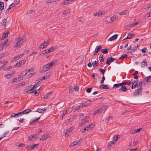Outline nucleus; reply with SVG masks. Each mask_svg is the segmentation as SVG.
Wrapping results in <instances>:
<instances>
[{
	"instance_id": "1",
	"label": "nucleus",
	"mask_w": 151,
	"mask_h": 151,
	"mask_svg": "<svg viewBox=\"0 0 151 151\" xmlns=\"http://www.w3.org/2000/svg\"><path fill=\"white\" fill-rule=\"evenodd\" d=\"M25 37V36L24 35L22 37L18 38L17 39V42L15 45L14 47H18L24 43L26 41V39L24 38Z\"/></svg>"
},
{
	"instance_id": "2",
	"label": "nucleus",
	"mask_w": 151,
	"mask_h": 151,
	"mask_svg": "<svg viewBox=\"0 0 151 151\" xmlns=\"http://www.w3.org/2000/svg\"><path fill=\"white\" fill-rule=\"evenodd\" d=\"M56 46H53L50 47V49L42 51V52L40 54V55H43L50 52L53 51L54 50L56 49Z\"/></svg>"
},
{
	"instance_id": "3",
	"label": "nucleus",
	"mask_w": 151,
	"mask_h": 151,
	"mask_svg": "<svg viewBox=\"0 0 151 151\" xmlns=\"http://www.w3.org/2000/svg\"><path fill=\"white\" fill-rule=\"evenodd\" d=\"M142 88L141 86L138 89L136 90L134 92V95L135 96L142 95Z\"/></svg>"
},
{
	"instance_id": "4",
	"label": "nucleus",
	"mask_w": 151,
	"mask_h": 151,
	"mask_svg": "<svg viewBox=\"0 0 151 151\" xmlns=\"http://www.w3.org/2000/svg\"><path fill=\"white\" fill-rule=\"evenodd\" d=\"M48 65L46 64L44 66H43L42 67V69L40 71L41 73H43L47 70H48L49 69H50Z\"/></svg>"
},
{
	"instance_id": "5",
	"label": "nucleus",
	"mask_w": 151,
	"mask_h": 151,
	"mask_svg": "<svg viewBox=\"0 0 151 151\" xmlns=\"http://www.w3.org/2000/svg\"><path fill=\"white\" fill-rule=\"evenodd\" d=\"M116 59L115 58H113L112 57H108L107 59L106 64L109 65L110 63L113 62Z\"/></svg>"
},
{
	"instance_id": "6",
	"label": "nucleus",
	"mask_w": 151,
	"mask_h": 151,
	"mask_svg": "<svg viewBox=\"0 0 151 151\" xmlns=\"http://www.w3.org/2000/svg\"><path fill=\"white\" fill-rule=\"evenodd\" d=\"M72 128L70 127V128L66 129L64 131V132L65 133L64 136L68 135V134L72 131Z\"/></svg>"
},
{
	"instance_id": "7",
	"label": "nucleus",
	"mask_w": 151,
	"mask_h": 151,
	"mask_svg": "<svg viewBox=\"0 0 151 151\" xmlns=\"http://www.w3.org/2000/svg\"><path fill=\"white\" fill-rule=\"evenodd\" d=\"M143 81L145 82H151V76L148 77H146L144 79Z\"/></svg>"
},
{
	"instance_id": "8",
	"label": "nucleus",
	"mask_w": 151,
	"mask_h": 151,
	"mask_svg": "<svg viewBox=\"0 0 151 151\" xmlns=\"http://www.w3.org/2000/svg\"><path fill=\"white\" fill-rule=\"evenodd\" d=\"M118 35L116 34L110 37L109 39V41H112L116 39L118 37Z\"/></svg>"
},
{
	"instance_id": "9",
	"label": "nucleus",
	"mask_w": 151,
	"mask_h": 151,
	"mask_svg": "<svg viewBox=\"0 0 151 151\" xmlns=\"http://www.w3.org/2000/svg\"><path fill=\"white\" fill-rule=\"evenodd\" d=\"M15 4L13 3H12L10 5L9 7L6 10V13H8L9 12V10L12 8L13 6H14Z\"/></svg>"
},
{
	"instance_id": "10",
	"label": "nucleus",
	"mask_w": 151,
	"mask_h": 151,
	"mask_svg": "<svg viewBox=\"0 0 151 151\" xmlns=\"http://www.w3.org/2000/svg\"><path fill=\"white\" fill-rule=\"evenodd\" d=\"M128 89L126 86H121V87L119 89V91H122L124 92H126L127 91Z\"/></svg>"
},
{
	"instance_id": "11",
	"label": "nucleus",
	"mask_w": 151,
	"mask_h": 151,
	"mask_svg": "<svg viewBox=\"0 0 151 151\" xmlns=\"http://www.w3.org/2000/svg\"><path fill=\"white\" fill-rule=\"evenodd\" d=\"M48 137L47 136L46 134H44L42 136L40 139V140H44L47 139Z\"/></svg>"
},
{
	"instance_id": "12",
	"label": "nucleus",
	"mask_w": 151,
	"mask_h": 151,
	"mask_svg": "<svg viewBox=\"0 0 151 151\" xmlns=\"http://www.w3.org/2000/svg\"><path fill=\"white\" fill-rule=\"evenodd\" d=\"M4 3L3 2L0 1V10L2 11L4 9Z\"/></svg>"
},
{
	"instance_id": "13",
	"label": "nucleus",
	"mask_w": 151,
	"mask_h": 151,
	"mask_svg": "<svg viewBox=\"0 0 151 151\" xmlns=\"http://www.w3.org/2000/svg\"><path fill=\"white\" fill-rule=\"evenodd\" d=\"M102 48V46L101 45L97 46L96 47L95 49V51H96L98 52Z\"/></svg>"
},
{
	"instance_id": "14",
	"label": "nucleus",
	"mask_w": 151,
	"mask_h": 151,
	"mask_svg": "<svg viewBox=\"0 0 151 151\" xmlns=\"http://www.w3.org/2000/svg\"><path fill=\"white\" fill-rule=\"evenodd\" d=\"M138 24V23L137 22H135L134 23L130 24L127 25L128 27H134L137 24Z\"/></svg>"
},
{
	"instance_id": "15",
	"label": "nucleus",
	"mask_w": 151,
	"mask_h": 151,
	"mask_svg": "<svg viewBox=\"0 0 151 151\" xmlns=\"http://www.w3.org/2000/svg\"><path fill=\"white\" fill-rule=\"evenodd\" d=\"M93 125V126H95L94 124H93L92 123L89 125H87L86 126V130H89L91 128H93V127H91V125Z\"/></svg>"
},
{
	"instance_id": "16",
	"label": "nucleus",
	"mask_w": 151,
	"mask_h": 151,
	"mask_svg": "<svg viewBox=\"0 0 151 151\" xmlns=\"http://www.w3.org/2000/svg\"><path fill=\"white\" fill-rule=\"evenodd\" d=\"M52 92H50L47 93V94L45 95V96L43 98L44 99H47L48 97V96H49L50 95H51V94L52 93Z\"/></svg>"
},
{
	"instance_id": "17",
	"label": "nucleus",
	"mask_w": 151,
	"mask_h": 151,
	"mask_svg": "<svg viewBox=\"0 0 151 151\" xmlns=\"http://www.w3.org/2000/svg\"><path fill=\"white\" fill-rule=\"evenodd\" d=\"M47 79V75L46 74L45 76H43L42 77H41L40 78H38V79H40L41 81H42L43 80H45Z\"/></svg>"
},
{
	"instance_id": "18",
	"label": "nucleus",
	"mask_w": 151,
	"mask_h": 151,
	"mask_svg": "<svg viewBox=\"0 0 151 151\" xmlns=\"http://www.w3.org/2000/svg\"><path fill=\"white\" fill-rule=\"evenodd\" d=\"M55 63V62L52 61L50 63H49L47 64L49 67L50 68H52V66Z\"/></svg>"
},
{
	"instance_id": "19",
	"label": "nucleus",
	"mask_w": 151,
	"mask_h": 151,
	"mask_svg": "<svg viewBox=\"0 0 151 151\" xmlns=\"http://www.w3.org/2000/svg\"><path fill=\"white\" fill-rule=\"evenodd\" d=\"M108 49H104L101 50V52L103 54H106L108 53Z\"/></svg>"
},
{
	"instance_id": "20",
	"label": "nucleus",
	"mask_w": 151,
	"mask_h": 151,
	"mask_svg": "<svg viewBox=\"0 0 151 151\" xmlns=\"http://www.w3.org/2000/svg\"><path fill=\"white\" fill-rule=\"evenodd\" d=\"M128 36H127L126 38H124V39L123 40L126 39H130L132 37V34L131 33H129L128 34Z\"/></svg>"
},
{
	"instance_id": "21",
	"label": "nucleus",
	"mask_w": 151,
	"mask_h": 151,
	"mask_svg": "<svg viewBox=\"0 0 151 151\" xmlns=\"http://www.w3.org/2000/svg\"><path fill=\"white\" fill-rule=\"evenodd\" d=\"M99 60L100 62H103L104 60L103 58V56L102 54H101L99 57Z\"/></svg>"
},
{
	"instance_id": "22",
	"label": "nucleus",
	"mask_w": 151,
	"mask_h": 151,
	"mask_svg": "<svg viewBox=\"0 0 151 151\" xmlns=\"http://www.w3.org/2000/svg\"><path fill=\"white\" fill-rule=\"evenodd\" d=\"M47 45H45L44 44V43H42L41 45H40V46L39 48L41 49H43L45 47L47 46Z\"/></svg>"
},
{
	"instance_id": "23",
	"label": "nucleus",
	"mask_w": 151,
	"mask_h": 151,
	"mask_svg": "<svg viewBox=\"0 0 151 151\" xmlns=\"http://www.w3.org/2000/svg\"><path fill=\"white\" fill-rule=\"evenodd\" d=\"M127 13H129V12L127 10H125L122 12L120 13L119 14L120 15H122L126 14Z\"/></svg>"
},
{
	"instance_id": "24",
	"label": "nucleus",
	"mask_w": 151,
	"mask_h": 151,
	"mask_svg": "<svg viewBox=\"0 0 151 151\" xmlns=\"http://www.w3.org/2000/svg\"><path fill=\"white\" fill-rule=\"evenodd\" d=\"M9 33V31H7L6 33L4 32L3 33V36H2V38L3 37L4 38H6L8 35V34Z\"/></svg>"
},
{
	"instance_id": "25",
	"label": "nucleus",
	"mask_w": 151,
	"mask_h": 151,
	"mask_svg": "<svg viewBox=\"0 0 151 151\" xmlns=\"http://www.w3.org/2000/svg\"><path fill=\"white\" fill-rule=\"evenodd\" d=\"M83 104H82L80 105L79 106L77 107L76 109V111L80 109L81 108H83Z\"/></svg>"
},
{
	"instance_id": "26",
	"label": "nucleus",
	"mask_w": 151,
	"mask_h": 151,
	"mask_svg": "<svg viewBox=\"0 0 151 151\" xmlns=\"http://www.w3.org/2000/svg\"><path fill=\"white\" fill-rule=\"evenodd\" d=\"M127 56V55L126 54L125 55H122L119 58V59L121 60H123L124 58H126Z\"/></svg>"
},
{
	"instance_id": "27",
	"label": "nucleus",
	"mask_w": 151,
	"mask_h": 151,
	"mask_svg": "<svg viewBox=\"0 0 151 151\" xmlns=\"http://www.w3.org/2000/svg\"><path fill=\"white\" fill-rule=\"evenodd\" d=\"M8 39L2 42L1 44L2 45V47H5L4 46L6 44L7 42H8Z\"/></svg>"
},
{
	"instance_id": "28",
	"label": "nucleus",
	"mask_w": 151,
	"mask_h": 151,
	"mask_svg": "<svg viewBox=\"0 0 151 151\" xmlns=\"http://www.w3.org/2000/svg\"><path fill=\"white\" fill-rule=\"evenodd\" d=\"M101 111V109H100L99 108L98 109L96 110L94 112V115H96L97 114H99L100 112Z\"/></svg>"
},
{
	"instance_id": "29",
	"label": "nucleus",
	"mask_w": 151,
	"mask_h": 151,
	"mask_svg": "<svg viewBox=\"0 0 151 151\" xmlns=\"http://www.w3.org/2000/svg\"><path fill=\"white\" fill-rule=\"evenodd\" d=\"M121 86V83L115 84L114 85L113 87L116 88H118L119 87Z\"/></svg>"
},
{
	"instance_id": "30",
	"label": "nucleus",
	"mask_w": 151,
	"mask_h": 151,
	"mask_svg": "<svg viewBox=\"0 0 151 151\" xmlns=\"http://www.w3.org/2000/svg\"><path fill=\"white\" fill-rule=\"evenodd\" d=\"M102 14V13L101 12H97L94 14V15L95 16H100Z\"/></svg>"
},
{
	"instance_id": "31",
	"label": "nucleus",
	"mask_w": 151,
	"mask_h": 151,
	"mask_svg": "<svg viewBox=\"0 0 151 151\" xmlns=\"http://www.w3.org/2000/svg\"><path fill=\"white\" fill-rule=\"evenodd\" d=\"M147 65V61H145L144 62H142L141 63V66H142V67H143L144 66H146Z\"/></svg>"
},
{
	"instance_id": "32",
	"label": "nucleus",
	"mask_w": 151,
	"mask_h": 151,
	"mask_svg": "<svg viewBox=\"0 0 151 151\" xmlns=\"http://www.w3.org/2000/svg\"><path fill=\"white\" fill-rule=\"evenodd\" d=\"M89 121V120H88V121H82L79 124V126H81L82 125H83L86 122H88Z\"/></svg>"
},
{
	"instance_id": "33",
	"label": "nucleus",
	"mask_w": 151,
	"mask_h": 151,
	"mask_svg": "<svg viewBox=\"0 0 151 151\" xmlns=\"http://www.w3.org/2000/svg\"><path fill=\"white\" fill-rule=\"evenodd\" d=\"M99 71L101 73H102L103 75H104V74L106 71L105 69H103L101 68H99Z\"/></svg>"
},
{
	"instance_id": "34",
	"label": "nucleus",
	"mask_w": 151,
	"mask_h": 151,
	"mask_svg": "<svg viewBox=\"0 0 151 151\" xmlns=\"http://www.w3.org/2000/svg\"><path fill=\"white\" fill-rule=\"evenodd\" d=\"M29 139L30 140H32L34 139H36V138L35 137V136H34L31 135L29 137Z\"/></svg>"
},
{
	"instance_id": "35",
	"label": "nucleus",
	"mask_w": 151,
	"mask_h": 151,
	"mask_svg": "<svg viewBox=\"0 0 151 151\" xmlns=\"http://www.w3.org/2000/svg\"><path fill=\"white\" fill-rule=\"evenodd\" d=\"M38 145V144H33V145L31 146V149L33 150L35 147L37 148V146Z\"/></svg>"
},
{
	"instance_id": "36",
	"label": "nucleus",
	"mask_w": 151,
	"mask_h": 151,
	"mask_svg": "<svg viewBox=\"0 0 151 151\" xmlns=\"http://www.w3.org/2000/svg\"><path fill=\"white\" fill-rule=\"evenodd\" d=\"M91 103H87V101H86V102H84L83 104V106L84 107H86L87 106L89 105L90 104H91Z\"/></svg>"
},
{
	"instance_id": "37",
	"label": "nucleus",
	"mask_w": 151,
	"mask_h": 151,
	"mask_svg": "<svg viewBox=\"0 0 151 151\" xmlns=\"http://www.w3.org/2000/svg\"><path fill=\"white\" fill-rule=\"evenodd\" d=\"M113 117V116H110L108 117H106L105 118V121H108L110 119H112Z\"/></svg>"
},
{
	"instance_id": "38",
	"label": "nucleus",
	"mask_w": 151,
	"mask_h": 151,
	"mask_svg": "<svg viewBox=\"0 0 151 151\" xmlns=\"http://www.w3.org/2000/svg\"><path fill=\"white\" fill-rule=\"evenodd\" d=\"M92 65L93 67H96L98 65V63L97 61H95L94 62L92 63Z\"/></svg>"
},
{
	"instance_id": "39",
	"label": "nucleus",
	"mask_w": 151,
	"mask_h": 151,
	"mask_svg": "<svg viewBox=\"0 0 151 151\" xmlns=\"http://www.w3.org/2000/svg\"><path fill=\"white\" fill-rule=\"evenodd\" d=\"M25 61L24 60H20L19 62L20 63V66L24 65L25 63Z\"/></svg>"
},
{
	"instance_id": "40",
	"label": "nucleus",
	"mask_w": 151,
	"mask_h": 151,
	"mask_svg": "<svg viewBox=\"0 0 151 151\" xmlns=\"http://www.w3.org/2000/svg\"><path fill=\"white\" fill-rule=\"evenodd\" d=\"M31 111V110L29 109L24 110V114H28Z\"/></svg>"
},
{
	"instance_id": "41",
	"label": "nucleus",
	"mask_w": 151,
	"mask_h": 151,
	"mask_svg": "<svg viewBox=\"0 0 151 151\" xmlns=\"http://www.w3.org/2000/svg\"><path fill=\"white\" fill-rule=\"evenodd\" d=\"M40 118V117H39L38 118L36 119L35 120H33L32 122L29 123L30 124H31L33 123H34L35 122L37 121Z\"/></svg>"
},
{
	"instance_id": "42",
	"label": "nucleus",
	"mask_w": 151,
	"mask_h": 151,
	"mask_svg": "<svg viewBox=\"0 0 151 151\" xmlns=\"http://www.w3.org/2000/svg\"><path fill=\"white\" fill-rule=\"evenodd\" d=\"M92 90V88H88L86 90V91L87 93H90L91 92Z\"/></svg>"
},
{
	"instance_id": "43",
	"label": "nucleus",
	"mask_w": 151,
	"mask_h": 151,
	"mask_svg": "<svg viewBox=\"0 0 151 151\" xmlns=\"http://www.w3.org/2000/svg\"><path fill=\"white\" fill-rule=\"evenodd\" d=\"M27 73H28V71L27 70H25L24 71H22V73H24V75H23L22 74V77H24V76H25L27 74Z\"/></svg>"
},
{
	"instance_id": "44",
	"label": "nucleus",
	"mask_w": 151,
	"mask_h": 151,
	"mask_svg": "<svg viewBox=\"0 0 151 151\" xmlns=\"http://www.w3.org/2000/svg\"><path fill=\"white\" fill-rule=\"evenodd\" d=\"M32 86H29L28 87V88L27 89L29 91H32V89H33V88H32Z\"/></svg>"
},
{
	"instance_id": "45",
	"label": "nucleus",
	"mask_w": 151,
	"mask_h": 151,
	"mask_svg": "<svg viewBox=\"0 0 151 151\" xmlns=\"http://www.w3.org/2000/svg\"><path fill=\"white\" fill-rule=\"evenodd\" d=\"M78 89L79 87L77 85H76V86L74 87L73 88V89L76 91H78Z\"/></svg>"
},
{
	"instance_id": "46",
	"label": "nucleus",
	"mask_w": 151,
	"mask_h": 151,
	"mask_svg": "<svg viewBox=\"0 0 151 151\" xmlns=\"http://www.w3.org/2000/svg\"><path fill=\"white\" fill-rule=\"evenodd\" d=\"M105 80V78L104 75H103L102 77V79L101 81V83L102 84L103 83L104 80Z\"/></svg>"
},
{
	"instance_id": "47",
	"label": "nucleus",
	"mask_w": 151,
	"mask_h": 151,
	"mask_svg": "<svg viewBox=\"0 0 151 151\" xmlns=\"http://www.w3.org/2000/svg\"><path fill=\"white\" fill-rule=\"evenodd\" d=\"M149 17H150V14L148 13L144 16V18L145 19H147Z\"/></svg>"
},
{
	"instance_id": "48",
	"label": "nucleus",
	"mask_w": 151,
	"mask_h": 151,
	"mask_svg": "<svg viewBox=\"0 0 151 151\" xmlns=\"http://www.w3.org/2000/svg\"><path fill=\"white\" fill-rule=\"evenodd\" d=\"M137 50L136 49L133 48V49H131V52H130L129 51H128L127 52H128L129 53H131L132 52H134L136 51Z\"/></svg>"
},
{
	"instance_id": "49",
	"label": "nucleus",
	"mask_w": 151,
	"mask_h": 151,
	"mask_svg": "<svg viewBox=\"0 0 151 151\" xmlns=\"http://www.w3.org/2000/svg\"><path fill=\"white\" fill-rule=\"evenodd\" d=\"M147 50V48L146 47H145L144 48L142 49L141 51L143 53H145Z\"/></svg>"
},
{
	"instance_id": "50",
	"label": "nucleus",
	"mask_w": 151,
	"mask_h": 151,
	"mask_svg": "<svg viewBox=\"0 0 151 151\" xmlns=\"http://www.w3.org/2000/svg\"><path fill=\"white\" fill-rule=\"evenodd\" d=\"M37 112H39V113H42V112H43V109H40V108H38L37 109Z\"/></svg>"
},
{
	"instance_id": "51",
	"label": "nucleus",
	"mask_w": 151,
	"mask_h": 151,
	"mask_svg": "<svg viewBox=\"0 0 151 151\" xmlns=\"http://www.w3.org/2000/svg\"><path fill=\"white\" fill-rule=\"evenodd\" d=\"M132 144L131 145H137L138 143V141H137L135 142H132Z\"/></svg>"
},
{
	"instance_id": "52",
	"label": "nucleus",
	"mask_w": 151,
	"mask_h": 151,
	"mask_svg": "<svg viewBox=\"0 0 151 151\" xmlns=\"http://www.w3.org/2000/svg\"><path fill=\"white\" fill-rule=\"evenodd\" d=\"M40 88H39L38 89L36 90L34 93V94L35 95L37 96L39 95V93H38V92L37 91V90H39L40 89Z\"/></svg>"
},
{
	"instance_id": "53",
	"label": "nucleus",
	"mask_w": 151,
	"mask_h": 151,
	"mask_svg": "<svg viewBox=\"0 0 151 151\" xmlns=\"http://www.w3.org/2000/svg\"><path fill=\"white\" fill-rule=\"evenodd\" d=\"M31 145H29L27 146L26 147V149L27 150H28L31 149Z\"/></svg>"
},
{
	"instance_id": "54",
	"label": "nucleus",
	"mask_w": 151,
	"mask_h": 151,
	"mask_svg": "<svg viewBox=\"0 0 151 151\" xmlns=\"http://www.w3.org/2000/svg\"><path fill=\"white\" fill-rule=\"evenodd\" d=\"M64 2L65 5L68 4L70 2V1L69 0H67L64 1Z\"/></svg>"
},
{
	"instance_id": "55",
	"label": "nucleus",
	"mask_w": 151,
	"mask_h": 151,
	"mask_svg": "<svg viewBox=\"0 0 151 151\" xmlns=\"http://www.w3.org/2000/svg\"><path fill=\"white\" fill-rule=\"evenodd\" d=\"M104 86L103 87V89H108L109 88L107 86V85H104L103 86Z\"/></svg>"
},
{
	"instance_id": "56",
	"label": "nucleus",
	"mask_w": 151,
	"mask_h": 151,
	"mask_svg": "<svg viewBox=\"0 0 151 151\" xmlns=\"http://www.w3.org/2000/svg\"><path fill=\"white\" fill-rule=\"evenodd\" d=\"M116 19V16H114L113 17H112L111 18V19L112 22H113L114 21V19Z\"/></svg>"
},
{
	"instance_id": "57",
	"label": "nucleus",
	"mask_w": 151,
	"mask_h": 151,
	"mask_svg": "<svg viewBox=\"0 0 151 151\" xmlns=\"http://www.w3.org/2000/svg\"><path fill=\"white\" fill-rule=\"evenodd\" d=\"M107 106L105 105L102 106L100 109H101V111L102 109H105L107 107Z\"/></svg>"
},
{
	"instance_id": "58",
	"label": "nucleus",
	"mask_w": 151,
	"mask_h": 151,
	"mask_svg": "<svg viewBox=\"0 0 151 151\" xmlns=\"http://www.w3.org/2000/svg\"><path fill=\"white\" fill-rule=\"evenodd\" d=\"M20 66V63H17L15 65H14V67H19V66Z\"/></svg>"
},
{
	"instance_id": "59",
	"label": "nucleus",
	"mask_w": 151,
	"mask_h": 151,
	"mask_svg": "<svg viewBox=\"0 0 151 151\" xmlns=\"http://www.w3.org/2000/svg\"><path fill=\"white\" fill-rule=\"evenodd\" d=\"M142 129V128H139L137 129H135V131L136 133H137L140 131H141V130Z\"/></svg>"
},
{
	"instance_id": "60",
	"label": "nucleus",
	"mask_w": 151,
	"mask_h": 151,
	"mask_svg": "<svg viewBox=\"0 0 151 151\" xmlns=\"http://www.w3.org/2000/svg\"><path fill=\"white\" fill-rule=\"evenodd\" d=\"M11 77V76L10 75V74H6V76H5V77L7 78V79H9V78H10Z\"/></svg>"
},
{
	"instance_id": "61",
	"label": "nucleus",
	"mask_w": 151,
	"mask_h": 151,
	"mask_svg": "<svg viewBox=\"0 0 151 151\" xmlns=\"http://www.w3.org/2000/svg\"><path fill=\"white\" fill-rule=\"evenodd\" d=\"M138 80H135L133 82V84H136V85L137 86L138 84Z\"/></svg>"
},
{
	"instance_id": "62",
	"label": "nucleus",
	"mask_w": 151,
	"mask_h": 151,
	"mask_svg": "<svg viewBox=\"0 0 151 151\" xmlns=\"http://www.w3.org/2000/svg\"><path fill=\"white\" fill-rule=\"evenodd\" d=\"M137 86L136 85V84H133L131 87L132 89H133V88H135Z\"/></svg>"
},
{
	"instance_id": "63",
	"label": "nucleus",
	"mask_w": 151,
	"mask_h": 151,
	"mask_svg": "<svg viewBox=\"0 0 151 151\" xmlns=\"http://www.w3.org/2000/svg\"><path fill=\"white\" fill-rule=\"evenodd\" d=\"M143 82L142 81L140 82L139 83L138 87L139 86H140V87L143 84Z\"/></svg>"
},
{
	"instance_id": "64",
	"label": "nucleus",
	"mask_w": 151,
	"mask_h": 151,
	"mask_svg": "<svg viewBox=\"0 0 151 151\" xmlns=\"http://www.w3.org/2000/svg\"><path fill=\"white\" fill-rule=\"evenodd\" d=\"M75 116L72 117H70L69 119V121L70 122L73 121L74 120V119L75 118H74Z\"/></svg>"
}]
</instances>
